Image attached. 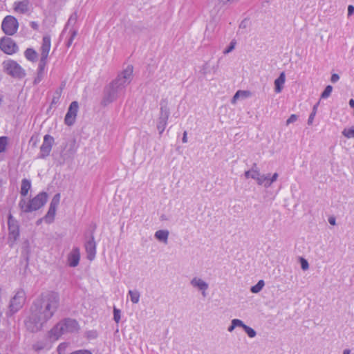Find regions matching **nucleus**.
<instances>
[{"label": "nucleus", "instance_id": "nucleus-1", "mask_svg": "<svg viewBox=\"0 0 354 354\" xmlns=\"http://www.w3.org/2000/svg\"><path fill=\"white\" fill-rule=\"evenodd\" d=\"M59 296L51 292L42 295L32 304L30 315L25 322L27 329L37 332L55 314L59 306Z\"/></svg>", "mask_w": 354, "mask_h": 354}, {"label": "nucleus", "instance_id": "nucleus-2", "mask_svg": "<svg viewBox=\"0 0 354 354\" xmlns=\"http://www.w3.org/2000/svg\"><path fill=\"white\" fill-rule=\"evenodd\" d=\"M78 323L72 319H65L57 323L49 332V337L54 341L57 340L62 335L77 332Z\"/></svg>", "mask_w": 354, "mask_h": 354}, {"label": "nucleus", "instance_id": "nucleus-3", "mask_svg": "<svg viewBox=\"0 0 354 354\" xmlns=\"http://www.w3.org/2000/svg\"><path fill=\"white\" fill-rule=\"evenodd\" d=\"M48 200V194L46 192H40L30 200L24 198L19 202V207L25 213L36 211L43 207Z\"/></svg>", "mask_w": 354, "mask_h": 354}, {"label": "nucleus", "instance_id": "nucleus-4", "mask_svg": "<svg viewBox=\"0 0 354 354\" xmlns=\"http://www.w3.org/2000/svg\"><path fill=\"white\" fill-rule=\"evenodd\" d=\"M124 93L125 88L118 84H115L113 80L106 89L103 103L105 105L110 104L118 98L123 96Z\"/></svg>", "mask_w": 354, "mask_h": 354}, {"label": "nucleus", "instance_id": "nucleus-5", "mask_svg": "<svg viewBox=\"0 0 354 354\" xmlns=\"http://www.w3.org/2000/svg\"><path fill=\"white\" fill-rule=\"evenodd\" d=\"M8 242L12 246L19 239L20 235L19 225L18 221L11 214L8 215Z\"/></svg>", "mask_w": 354, "mask_h": 354}, {"label": "nucleus", "instance_id": "nucleus-6", "mask_svg": "<svg viewBox=\"0 0 354 354\" xmlns=\"http://www.w3.org/2000/svg\"><path fill=\"white\" fill-rule=\"evenodd\" d=\"M3 66L5 71L14 77L21 78L25 76V71L14 60L10 59L5 61L3 63Z\"/></svg>", "mask_w": 354, "mask_h": 354}, {"label": "nucleus", "instance_id": "nucleus-7", "mask_svg": "<svg viewBox=\"0 0 354 354\" xmlns=\"http://www.w3.org/2000/svg\"><path fill=\"white\" fill-rule=\"evenodd\" d=\"M133 67L131 65H128L125 68L120 71L116 78L113 80L115 84L126 88V87L131 83L133 77Z\"/></svg>", "mask_w": 354, "mask_h": 354}, {"label": "nucleus", "instance_id": "nucleus-8", "mask_svg": "<svg viewBox=\"0 0 354 354\" xmlns=\"http://www.w3.org/2000/svg\"><path fill=\"white\" fill-rule=\"evenodd\" d=\"M18 26L17 19L11 15L6 16L1 24L2 30L8 35H13L17 31Z\"/></svg>", "mask_w": 354, "mask_h": 354}, {"label": "nucleus", "instance_id": "nucleus-9", "mask_svg": "<svg viewBox=\"0 0 354 354\" xmlns=\"http://www.w3.org/2000/svg\"><path fill=\"white\" fill-rule=\"evenodd\" d=\"M25 301V292L20 290L17 291L14 297L11 299L10 303V311L15 313L18 311L23 306Z\"/></svg>", "mask_w": 354, "mask_h": 354}, {"label": "nucleus", "instance_id": "nucleus-10", "mask_svg": "<svg viewBox=\"0 0 354 354\" xmlns=\"http://www.w3.org/2000/svg\"><path fill=\"white\" fill-rule=\"evenodd\" d=\"M55 142L54 138L48 134L45 135L44 137L43 143L40 147V151L38 156L39 158H45L48 156L51 150L53 145Z\"/></svg>", "mask_w": 354, "mask_h": 354}, {"label": "nucleus", "instance_id": "nucleus-11", "mask_svg": "<svg viewBox=\"0 0 354 354\" xmlns=\"http://www.w3.org/2000/svg\"><path fill=\"white\" fill-rule=\"evenodd\" d=\"M0 48L8 55H12L19 50L17 44L9 37H3L0 39Z\"/></svg>", "mask_w": 354, "mask_h": 354}, {"label": "nucleus", "instance_id": "nucleus-12", "mask_svg": "<svg viewBox=\"0 0 354 354\" xmlns=\"http://www.w3.org/2000/svg\"><path fill=\"white\" fill-rule=\"evenodd\" d=\"M169 116V110L166 104L160 106V116L158 118V121L157 123V129L159 131L160 134H162L165 131L167 124V120Z\"/></svg>", "mask_w": 354, "mask_h": 354}, {"label": "nucleus", "instance_id": "nucleus-13", "mask_svg": "<svg viewBox=\"0 0 354 354\" xmlns=\"http://www.w3.org/2000/svg\"><path fill=\"white\" fill-rule=\"evenodd\" d=\"M78 109L79 105L77 102L74 101L71 103L64 118L66 124L71 126L75 123Z\"/></svg>", "mask_w": 354, "mask_h": 354}, {"label": "nucleus", "instance_id": "nucleus-14", "mask_svg": "<svg viewBox=\"0 0 354 354\" xmlns=\"http://www.w3.org/2000/svg\"><path fill=\"white\" fill-rule=\"evenodd\" d=\"M190 285L197 290L201 292V295L205 297L207 291L209 288V284L205 280L199 277H194L190 281Z\"/></svg>", "mask_w": 354, "mask_h": 354}, {"label": "nucleus", "instance_id": "nucleus-15", "mask_svg": "<svg viewBox=\"0 0 354 354\" xmlns=\"http://www.w3.org/2000/svg\"><path fill=\"white\" fill-rule=\"evenodd\" d=\"M245 176L246 178H251L255 180L259 185H263L264 187L265 175L259 172L256 164L253 165L251 169L245 172Z\"/></svg>", "mask_w": 354, "mask_h": 354}, {"label": "nucleus", "instance_id": "nucleus-16", "mask_svg": "<svg viewBox=\"0 0 354 354\" xmlns=\"http://www.w3.org/2000/svg\"><path fill=\"white\" fill-rule=\"evenodd\" d=\"M15 12L20 15H26L30 12L31 4L28 0L15 1L12 6Z\"/></svg>", "mask_w": 354, "mask_h": 354}, {"label": "nucleus", "instance_id": "nucleus-17", "mask_svg": "<svg viewBox=\"0 0 354 354\" xmlns=\"http://www.w3.org/2000/svg\"><path fill=\"white\" fill-rule=\"evenodd\" d=\"M80 250L77 247H73L67 255V263L71 268H75L80 261Z\"/></svg>", "mask_w": 354, "mask_h": 354}, {"label": "nucleus", "instance_id": "nucleus-18", "mask_svg": "<svg viewBox=\"0 0 354 354\" xmlns=\"http://www.w3.org/2000/svg\"><path fill=\"white\" fill-rule=\"evenodd\" d=\"M51 42L50 37L49 35H44L42 39V43L40 48L41 57H42V62L44 59H47L48 53L50 49Z\"/></svg>", "mask_w": 354, "mask_h": 354}, {"label": "nucleus", "instance_id": "nucleus-19", "mask_svg": "<svg viewBox=\"0 0 354 354\" xmlns=\"http://www.w3.org/2000/svg\"><path fill=\"white\" fill-rule=\"evenodd\" d=\"M84 246L88 259L93 261L96 254V243L94 241V237L91 236V238L86 242Z\"/></svg>", "mask_w": 354, "mask_h": 354}, {"label": "nucleus", "instance_id": "nucleus-20", "mask_svg": "<svg viewBox=\"0 0 354 354\" xmlns=\"http://www.w3.org/2000/svg\"><path fill=\"white\" fill-rule=\"evenodd\" d=\"M286 81V75L284 72L281 73L279 77L274 80V91L277 93L281 92Z\"/></svg>", "mask_w": 354, "mask_h": 354}, {"label": "nucleus", "instance_id": "nucleus-21", "mask_svg": "<svg viewBox=\"0 0 354 354\" xmlns=\"http://www.w3.org/2000/svg\"><path fill=\"white\" fill-rule=\"evenodd\" d=\"M154 236L157 240L162 241L164 243H167V240H168V236H169V232L167 230H158L156 232Z\"/></svg>", "mask_w": 354, "mask_h": 354}, {"label": "nucleus", "instance_id": "nucleus-22", "mask_svg": "<svg viewBox=\"0 0 354 354\" xmlns=\"http://www.w3.org/2000/svg\"><path fill=\"white\" fill-rule=\"evenodd\" d=\"M31 187V183H30V181L28 179H23L22 181H21V190H20V194L22 196H26L28 193V191L30 190Z\"/></svg>", "mask_w": 354, "mask_h": 354}, {"label": "nucleus", "instance_id": "nucleus-23", "mask_svg": "<svg viewBox=\"0 0 354 354\" xmlns=\"http://www.w3.org/2000/svg\"><path fill=\"white\" fill-rule=\"evenodd\" d=\"M25 57L30 62H35L37 59V53L31 48H27L24 52Z\"/></svg>", "mask_w": 354, "mask_h": 354}, {"label": "nucleus", "instance_id": "nucleus-24", "mask_svg": "<svg viewBox=\"0 0 354 354\" xmlns=\"http://www.w3.org/2000/svg\"><path fill=\"white\" fill-rule=\"evenodd\" d=\"M131 301L133 304H138L140 301V294L137 290H130L128 292Z\"/></svg>", "mask_w": 354, "mask_h": 354}, {"label": "nucleus", "instance_id": "nucleus-25", "mask_svg": "<svg viewBox=\"0 0 354 354\" xmlns=\"http://www.w3.org/2000/svg\"><path fill=\"white\" fill-rule=\"evenodd\" d=\"M55 214H56V210L55 209H51V208H49L45 217L44 218V221L46 223H51L53 222L54 219H55Z\"/></svg>", "mask_w": 354, "mask_h": 354}, {"label": "nucleus", "instance_id": "nucleus-26", "mask_svg": "<svg viewBox=\"0 0 354 354\" xmlns=\"http://www.w3.org/2000/svg\"><path fill=\"white\" fill-rule=\"evenodd\" d=\"M278 176L279 175L277 173H274L271 178H269L268 176L265 175L264 187L266 188L270 187L272 183L277 180Z\"/></svg>", "mask_w": 354, "mask_h": 354}, {"label": "nucleus", "instance_id": "nucleus-27", "mask_svg": "<svg viewBox=\"0 0 354 354\" xmlns=\"http://www.w3.org/2000/svg\"><path fill=\"white\" fill-rule=\"evenodd\" d=\"M342 134L348 139L354 138V125L348 128H344Z\"/></svg>", "mask_w": 354, "mask_h": 354}, {"label": "nucleus", "instance_id": "nucleus-28", "mask_svg": "<svg viewBox=\"0 0 354 354\" xmlns=\"http://www.w3.org/2000/svg\"><path fill=\"white\" fill-rule=\"evenodd\" d=\"M9 142V138L7 136L0 137V153L6 152Z\"/></svg>", "mask_w": 354, "mask_h": 354}, {"label": "nucleus", "instance_id": "nucleus-29", "mask_svg": "<svg viewBox=\"0 0 354 354\" xmlns=\"http://www.w3.org/2000/svg\"><path fill=\"white\" fill-rule=\"evenodd\" d=\"M60 197L61 196L59 194H56L51 200L49 208L57 210V208L60 202Z\"/></svg>", "mask_w": 354, "mask_h": 354}, {"label": "nucleus", "instance_id": "nucleus-30", "mask_svg": "<svg viewBox=\"0 0 354 354\" xmlns=\"http://www.w3.org/2000/svg\"><path fill=\"white\" fill-rule=\"evenodd\" d=\"M264 286H265L264 281L259 280L255 286H253L251 287L250 291L252 293H255V294L259 293L263 289Z\"/></svg>", "mask_w": 354, "mask_h": 354}, {"label": "nucleus", "instance_id": "nucleus-31", "mask_svg": "<svg viewBox=\"0 0 354 354\" xmlns=\"http://www.w3.org/2000/svg\"><path fill=\"white\" fill-rule=\"evenodd\" d=\"M248 96V92L247 91H238L233 96L232 99V104H234L236 103L237 100H239V97H245Z\"/></svg>", "mask_w": 354, "mask_h": 354}, {"label": "nucleus", "instance_id": "nucleus-32", "mask_svg": "<svg viewBox=\"0 0 354 354\" xmlns=\"http://www.w3.org/2000/svg\"><path fill=\"white\" fill-rule=\"evenodd\" d=\"M332 91H333V87L330 85L327 86L325 88L323 93H322L321 97L323 99L328 98L330 95Z\"/></svg>", "mask_w": 354, "mask_h": 354}, {"label": "nucleus", "instance_id": "nucleus-33", "mask_svg": "<svg viewBox=\"0 0 354 354\" xmlns=\"http://www.w3.org/2000/svg\"><path fill=\"white\" fill-rule=\"evenodd\" d=\"M317 106H318V104H315V105L313 106V111H312V113H310V115H309V118H308V124L309 125L312 124H313V120H314L315 116L316 113H317Z\"/></svg>", "mask_w": 354, "mask_h": 354}, {"label": "nucleus", "instance_id": "nucleus-34", "mask_svg": "<svg viewBox=\"0 0 354 354\" xmlns=\"http://www.w3.org/2000/svg\"><path fill=\"white\" fill-rule=\"evenodd\" d=\"M113 319L116 323H119L121 319V310L117 308H113Z\"/></svg>", "mask_w": 354, "mask_h": 354}, {"label": "nucleus", "instance_id": "nucleus-35", "mask_svg": "<svg viewBox=\"0 0 354 354\" xmlns=\"http://www.w3.org/2000/svg\"><path fill=\"white\" fill-rule=\"evenodd\" d=\"M245 332L247 333L249 337L253 338L257 335L256 331L251 327L246 325L244 328Z\"/></svg>", "mask_w": 354, "mask_h": 354}, {"label": "nucleus", "instance_id": "nucleus-36", "mask_svg": "<svg viewBox=\"0 0 354 354\" xmlns=\"http://www.w3.org/2000/svg\"><path fill=\"white\" fill-rule=\"evenodd\" d=\"M77 17H78V16H77V14L76 12L73 13L70 16V17H69V19L68 20L67 26H71V25L73 26L76 23V21H77Z\"/></svg>", "mask_w": 354, "mask_h": 354}, {"label": "nucleus", "instance_id": "nucleus-37", "mask_svg": "<svg viewBox=\"0 0 354 354\" xmlns=\"http://www.w3.org/2000/svg\"><path fill=\"white\" fill-rule=\"evenodd\" d=\"M232 321H233V324L235 326V328L240 327V328H242L244 330L245 326H246V325L241 319H233Z\"/></svg>", "mask_w": 354, "mask_h": 354}, {"label": "nucleus", "instance_id": "nucleus-38", "mask_svg": "<svg viewBox=\"0 0 354 354\" xmlns=\"http://www.w3.org/2000/svg\"><path fill=\"white\" fill-rule=\"evenodd\" d=\"M46 347L45 343L39 342L33 344L32 348L35 351H38L44 349Z\"/></svg>", "mask_w": 354, "mask_h": 354}, {"label": "nucleus", "instance_id": "nucleus-39", "mask_svg": "<svg viewBox=\"0 0 354 354\" xmlns=\"http://www.w3.org/2000/svg\"><path fill=\"white\" fill-rule=\"evenodd\" d=\"M71 37H70V38H69V39L68 41V44H67L68 46H70L71 45V44L73 43V39H75V37H76L77 33V30H75L74 29L71 30Z\"/></svg>", "mask_w": 354, "mask_h": 354}, {"label": "nucleus", "instance_id": "nucleus-40", "mask_svg": "<svg viewBox=\"0 0 354 354\" xmlns=\"http://www.w3.org/2000/svg\"><path fill=\"white\" fill-rule=\"evenodd\" d=\"M298 119V116L295 114H292L289 118L286 120V125H289L290 124L294 123Z\"/></svg>", "mask_w": 354, "mask_h": 354}, {"label": "nucleus", "instance_id": "nucleus-41", "mask_svg": "<svg viewBox=\"0 0 354 354\" xmlns=\"http://www.w3.org/2000/svg\"><path fill=\"white\" fill-rule=\"evenodd\" d=\"M235 44H236L235 41H231L228 48L224 50V52H223L224 54H227V53H230L231 51H232L235 48Z\"/></svg>", "mask_w": 354, "mask_h": 354}, {"label": "nucleus", "instance_id": "nucleus-42", "mask_svg": "<svg viewBox=\"0 0 354 354\" xmlns=\"http://www.w3.org/2000/svg\"><path fill=\"white\" fill-rule=\"evenodd\" d=\"M301 267L304 270H306L309 268L308 261L303 258L301 259Z\"/></svg>", "mask_w": 354, "mask_h": 354}, {"label": "nucleus", "instance_id": "nucleus-43", "mask_svg": "<svg viewBox=\"0 0 354 354\" xmlns=\"http://www.w3.org/2000/svg\"><path fill=\"white\" fill-rule=\"evenodd\" d=\"M71 354H92L88 350H78L71 353Z\"/></svg>", "mask_w": 354, "mask_h": 354}, {"label": "nucleus", "instance_id": "nucleus-44", "mask_svg": "<svg viewBox=\"0 0 354 354\" xmlns=\"http://www.w3.org/2000/svg\"><path fill=\"white\" fill-rule=\"evenodd\" d=\"M46 60L47 59H44V62H42V57L40 58V62H39V69L40 71H43L46 64Z\"/></svg>", "mask_w": 354, "mask_h": 354}, {"label": "nucleus", "instance_id": "nucleus-45", "mask_svg": "<svg viewBox=\"0 0 354 354\" xmlns=\"http://www.w3.org/2000/svg\"><path fill=\"white\" fill-rule=\"evenodd\" d=\"M339 80V76L337 74H333L330 80L333 83L337 82Z\"/></svg>", "mask_w": 354, "mask_h": 354}, {"label": "nucleus", "instance_id": "nucleus-46", "mask_svg": "<svg viewBox=\"0 0 354 354\" xmlns=\"http://www.w3.org/2000/svg\"><path fill=\"white\" fill-rule=\"evenodd\" d=\"M354 13V6H348V15L351 16Z\"/></svg>", "mask_w": 354, "mask_h": 354}, {"label": "nucleus", "instance_id": "nucleus-47", "mask_svg": "<svg viewBox=\"0 0 354 354\" xmlns=\"http://www.w3.org/2000/svg\"><path fill=\"white\" fill-rule=\"evenodd\" d=\"M234 329H235V326L233 324V321L232 320L230 326H229L227 328V331L230 333H232Z\"/></svg>", "mask_w": 354, "mask_h": 354}, {"label": "nucleus", "instance_id": "nucleus-48", "mask_svg": "<svg viewBox=\"0 0 354 354\" xmlns=\"http://www.w3.org/2000/svg\"><path fill=\"white\" fill-rule=\"evenodd\" d=\"M216 26V24L215 23H209L207 26V30H209L210 28H212V31H214V29Z\"/></svg>", "mask_w": 354, "mask_h": 354}, {"label": "nucleus", "instance_id": "nucleus-49", "mask_svg": "<svg viewBox=\"0 0 354 354\" xmlns=\"http://www.w3.org/2000/svg\"><path fill=\"white\" fill-rule=\"evenodd\" d=\"M328 222L332 225H335L336 224L335 218L334 217H330L328 218Z\"/></svg>", "mask_w": 354, "mask_h": 354}, {"label": "nucleus", "instance_id": "nucleus-50", "mask_svg": "<svg viewBox=\"0 0 354 354\" xmlns=\"http://www.w3.org/2000/svg\"><path fill=\"white\" fill-rule=\"evenodd\" d=\"M182 141L183 143L187 142V132H184Z\"/></svg>", "mask_w": 354, "mask_h": 354}, {"label": "nucleus", "instance_id": "nucleus-51", "mask_svg": "<svg viewBox=\"0 0 354 354\" xmlns=\"http://www.w3.org/2000/svg\"><path fill=\"white\" fill-rule=\"evenodd\" d=\"M342 354H351V350L348 349V348H346L343 351V353Z\"/></svg>", "mask_w": 354, "mask_h": 354}, {"label": "nucleus", "instance_id": "nucleus-52", "mask_svg": "<svg viewBox=\"0 0 354 354\" xmlns=\"http://www.w3.org/2000/svg\"><path fill=\"white\" fill-rule=\"evenodd\" d=\"M348 103H349V105H350V106H351V107H352V108H353V107H354V100L351 99V100H349V102H348Z\"/></svg>", "mask_w": 354, "mask_h": 354}, {"label": "nucleus", "instance_id": "nucleus-53", "mask_svg": "<svg viewBox=\"0 0 354 354\" xmlns=\"http://www.w3.org/2000/svg\"><path fill=\"white\" fill-rule=\"evenodd\" d=\"M61 347H62V344H60V345L59 346V347H58V350H59V349L61 348Z\"/></svg>", "mask_w": 354, "mask_h": 354}]
</instances>
